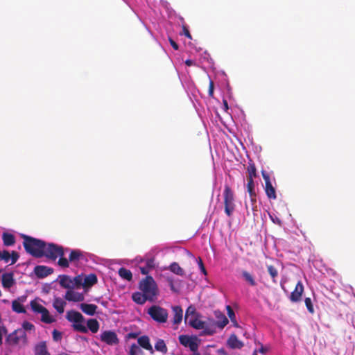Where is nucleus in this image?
Segmentation results:
<instances>
[{
	"label": "nucleus",
	"instance_id": "58836bf2",
	"mask_svg": "<svg viewBox=\"0 0 355 355\" xmlns=\"http://www.w3.org/2000/svg\"><path fill=\"white\" fill-rule=\"evenodd\" d=\"M247 189L249 193L250 198H254V196L256 195L255 189H254V183L253 180H247Z\"/></svg>",
	"mask_w": 355,
	"mask_h": 355
},
{
	"label": "nucleus",
	"instance_id": "a18cd8bd",
	"mask_svg": "<svg viewBox=\"0 0 355 355\" xmlns=\"http://www.w3.org/2000/svg\"><path fill=\"white\" fill-rule=\"evenodd\" d=\"M141 353V349L137 346L136 344H132L130 349V355H137L138 354Z\"/></svg>",
	"mask_w": 355,
	"mask_h": 355
},
{
	"label": "nucleus",
	"instance_id": "f8f14e48",
	"mask_svg": "<svg viewBox=\"0 0 355 355\" xmlns=\"http://www.w3.org/2000/svg\"><path fill=\"white\" fill-rule=\"evenodd\" d=\"M304 293V286L301 281H299L293 292H291L289 297L292 302H299L302 300V294Z\"/></svg>",
	"mask_w": 355,
	"mask_h": 355
},
{
	"label": "nucleus",
	"instance_id": "6ab92c4d",
	"mask_svg": "<svg viewBox=\"0 0 355 355\" xmlns=\"http://www.w3.org/2000/svg\"><path fill=\"white\" fill-rule=\"evenodd\" d=\"M80 308L83 312L88 315H94L96 313L97 306L93 304L82 303Z\"/></svg>",
	"mask_w": 355,
	"mask_h": 355
},
{
	"label": "nucleus",
	"instance_id": "864d4df0",
	"mask_svg": "<svg viewBox=\"0 0 355 355\" xmlns=\"http://www.w3.org/2000/svg\"><path fill=\"white\" fill-rule=\"evenodd\" d=\"M214 82L212 80H210L209 86V95L210 96H212L214 94Z\"/></svg>",
	"mask_w": 355,
	"mask_h": 355
},
{
	"label": "nucleus",
	"instance_id": "9b49d317",
	"mask_svg": "<svg viewBox=\"0 0 355 355\" xmlns=\"http://www.w3.org/2000/svg\"><path fill=\"white\" fill-rule=\"evenodd\" d=\"M101 340L109 345H116L119 342L116 334L112 331H103L101 335Z\"/></svg>",
	"mask_w": 355,
	"mask_h": 355
},
{
	"label": "nucleus",
	"instance_id": "f3484780",
	"mask_svg": "<svg viewBox=\"0 0 355 355\" xmlns=\"http://www.w3.org/2000/svg\"><path fill=\"white\" fill-rule=\"evenodd\" d=\"M227 345L231 349H241L243 343L239 340L235 334H232L227 341Z\"/></svg>",
	"mask_w": 355,
	"mask_h": 355
},
{
	"label": "nucleus",
	"instance_id": "72a5a7b5",
	"mask_svg": "<svg viewBox=\"0 0 355 355\" xmlns=\"http://www.w3.org/2000/svg\"><path fill=\"white\" fill-rule=\"evenodd\" d=\"M155 348L157 351L161 352L166 354L168 351V348L165 344V342L162 339H158L155 345Z\"/></svg>",
	"mask_w": 355,
	"mask_h": 355
},
{
	"label": "nucleus",
	"instance_id": "338daca9",
	"mask_svg": "<svg viewBox=\"0 0 355 355\" xmlns=\"http://www.w3.org/2000/svg\"><path fill=\"white\" fill-rule=\"evenodd\" d=\"M252 355H257L256 352H254Z\"/></svg>",
	"mask_w": 355,
	"mask_h": 355
},
{
	"label": "nucleus",
	"instance_id": "f704fd0d",
	"mask_svg": "<svg viewBox=\"0 0 355 355\" xmlns=\"http://www.w3.org/2000/svg\"><path fill=\"white\" fill-rule=\"evenodd\" d=\"M267 270L272 278V282L276 284L277 283V277H278V271H277V268L272 265H268Z\"/></svg>",
	"mask_w": 355,
	"mask_h": 355
},
{
	"label": "nucleus",
	"instance_id": "7c9ffc66",
	"mask_svg": "<svg viewBox=\"0 0 355 355\" xmlns=\"http://www.w3.org/2000/svg\"><path fill=\"white\" fill-rule=\"evenodd\" d=\"M119 276L128 281H130L132 279V274L130 270H128L125 268H121L119 270Z\"/></svg>",
	"mask_w": 355,
	"mask_h": 355
},
{
	"label": "nucleus",
	"instance_id": "2f4dec72",
	"mask_svg": "<svg viewBox=\"0 0 355 355\" xmlns=\"http://www.w3.org/2000/svg\"><path fill=\"white\" fill-rule=\"evenodd\" d=\"M247 171L248 173L247 180H253L257 176V168L254 163H249Z\"/></svg>",
	"mask_w": 355,
	"mask_h": 355
},
{
	"label": "nucleus",
	"instance_id": "ddd939ff",
	"mask_svg": "<svg viewBox=\"0 0 355 355\" xmlns=\"http://www.w3.org/2000/svg\"><path fill=\"white\" fill-rule=\"evenodd\" d=\"M34 272L38 278L42 279L52 274L53 269L46 266L40 265L34 268Z\"/></svg>",
	"mask_w": 355,
	"mask_h": 355
},
{
	"label": "nucleus",
	"instance_id": "680f3d73",
	"mask_svg": "<svg viewBox=\"0 0 355 355\" xmlns=\"http://www.w3.org/2000/svg\"><path fill=\"white\" fill-rule=\"evenodd\" d=\"M129 337L135 338L137 337V334L135 333H130V334H129Z\"/></svg>",
	"mask_w": 355,
	"mask_h": 355
},
{
	"label": "nucleus",
	"instance_id": "6e6d98bb",
	"mask_svg": "<svg viewBox=\"0 0 355 355\" xmlns=\"http://www.w3.org/2000/svg\"><path fill=\"white\" fill-rule=\"evenodd\" d=\"M199 266H200V268L201 271H202L205 275H206V274H207V271H206V269H205V266H204V264H203V263H202V259H201L200 258L199 259Z\"/></svg>",
	"mask_w": 355,
	"mask_h": 355
},
{
	"label": "nucleus",
	"instance_id": "9d476101",
	"mask_svg": "<svg viewBox=\"0 0 355 355\" xmlns=\"http://www.w3.org/2000/svg\"><path fill=\"white\" fill-rule=\"evenodd\" d=\"M261 175L265 182V191L266 196L270 199H276V191L275 187L272 185L269 174L265 171H261Z\"/></svg>",
	"mask_w": 355,
	"mask_h": 355
},
{
	"label": "nucleus",
	"instance_id": "b1692460",
	"mask_svg": "<svg viewBox=\"0 0 355 355\" xmlns=\"http://www.w3.org/2000/svg\"><path fill=\"white\" fill-rule=\"evenodd\" d=\"M97 277L95 274L91 273L86 275L84 278L83 286L84 287H90L96 284Z\"/></svg>",
	"mask_w": 355,
	"mask_h": 355
},
{
	"label": "nucleus",
	"instance_id": "3c124183",
	"mask_svg": "<svg viewBox=\"0 0 355 355\" xmlns=\"http://www.w3.org/2000/svg\"><path fill=\"white\" fill-rule=\"evenodd\" d=\"M146 266L148 269H153L155 268V260L154 259H148L146 261Z\"/></svg>",
	"mask_w": 355,
	"mask_h": 355
},
{
	"label": "nucleus",
	"instance_id": "13d9d810",
	"mask_svg": "<svg viewBox=\"0 0 355 355\" xmlns=\"http://www.w3.org/2000/svg\"><path fill=\"white\" fill-rule=\"evenodd\" d=\"M140 271L141 274L147 275L149 272L150 269H148L146 266L140 267Z\"/></svg>",
	"mask_w": 355,
	"mask_h": 355
},
{
	"label": "nucleus",
	"instance_id": "aec40b11",
	"mask_svg": "<svg viewBox=\"0 0 355 355\" xmlns=\"http://www.w3.org/2000/svg\"><path fill=\"white\" fill-rule=\"evenodd\" d=\"M138 344L144 349L153 353L152 345L150 343V339L147 336H142L137 340Z\"/></svg>",
	"mask_w": 355,
	"mask_h": 355
},
{
	"label": "nucleus",
	"instance_id": "393cba45",
	"mask_svg": "<svg viewBox=\"0 0 355 355\" xmlns=\"http://www.w3.org/2000/svg\"><path fill=\"white\" fill-rule=\"evenodd\" d=\"M66 302L60 297H57L54 300L53 306L54 309L59 313H62L64 311V306Z\"/></svg>",
	"mask_w": 355,
	"mask_h": 355
},
{
	"label": "nucleus",
	"instance_id": "ea45409f",
	"mask_svg": "<svg viewBox=\"0 0 355 355\" xmlns=\"http://www.w3.org/2000/svg\"><path fill=\"white\" fill-rule=\"evenodd\" d=\"M166 281L168 283V285H169V286L171 288V290L173 293H178L179 292V288L175 286L173 278L172 277H166Z\"/></svg>",
	"mask_w": 355,
	"mask_h": 355
},
{
	"label": "nucleus",
	"instance_id": "4468645a",
	"mask_svg": "<svg viewBox=\"0 0 355 355\" xmlns=\"http://www.w3.org/2000/svg\"><path fill=\"white\" fill-rule=\"evenodd\" d=\"M15 282L12 272H6L3 274L1 278V284L4 288H11L15 284Z\"/></svg>",
	"mask_w": 355,
	"mask_h": 355
},
{
	"label": "nucleus",
	"instance_id": "6e6552de",
	"mask_svg": "<svg viewBox=\"0 0 355 355\" xmlns=\"http://www.w3.org/2000/svg\"><path fill=\"white\" fill-rule=\"evenodd\" d=\"M21 339H26V334L24 329H19L10 334L6 338V343L11 346L19 344Z\"/></svg>",
	"mask_w": 355,
	"mask_h": 355
},
{
	"label": "nucleus",
	"instance_id": "2eb2a0df",
	"mask_svg": "<svg viewBox=\"0 0 355 355\" xmlns=\"http://www.w3.org/2000/svg\"><path fill=\"white\" fill-rule=\"evenodd\" d=\"M35 355H51L47 349L46 341H41L35 345L34 347Z\"/></svg>",
	"mask_w": 355,
	"mask_h": 355
},
{
	"label": "nucleus",
	"instance_id": "c03bdc74",
	"mask_svg": "<svg viewBox=\"0 0 355 355\" xmlns=\"http://www.w3.org/2000/svg\"><path fill=\"white\" fill-rule=\"evenodd\" d=\"M304 302H305V305H306L309 312L311 313H314V308H313V304H312L311 299L310 297H306L305 300H304Z\"/></svg>",
	"mask_w": 355,
	"mask_h": 355
},
{
	"label": "nucleus",
	"instance_id": "603ef678",
	"mask_svg": "<svg viewBox=\"0 0 355 355\" xmlns=\"http://www.w3.org/2000/svg\"><path fill=\"white\" fill-rule=\"evenodd\" d=\"M22 327L24 330H27V331L32 330L34 329V325L29 322H24Z\"/></svg>",
	"mask_w": 355,
	"mask_h": 355
},
{
	"label": "nucleus",
	"instance_id": "4d7b16f0",
	"mask_svg": "<svg viewBox=\"0 0 355 355\" xmlns=\"http://www.w3.org/2000/svg\"><path fill=\"white\" fill-rule=\"evenodd\" d=\"M169 42H170L171 45L175 50L178 49L179 46H178V44L173 40H172L171 38H169Z\"/></svg>",
	"mask_w": 355,
	"mask_h": 355
},
{
	"label": "nucleus",
	"instance_id": "20e7f679",
	"mask_svg": "<svg viewBox=\"0 0 355 355\" xmlns=\"http://www.w3.org/2000/svg\"><path fill=\"white\" fill-rule=\"evenodd\" d=\"M66 318L69 322H73L72 327L75 331L85 334L87 333V327L83 324L84 317L80 312L73 310L69 311L67 313Z\"/></svg>",
	"mask_w": 355,
	"mask_h": 355
},
{
	"label": "nucleus",
	"instance_id": "49530a36",
	"mask_svg": "<svg viewBox=\"0 0 355 355\" xmlns=\"http://www.w3.org/2000/svg\"><path fill=\"white\" fill-rule=\"evenodd\" d=\"M82 280H83V279L80 276H77V277H74L72 279L73 288L79 287L80 286H83V282H82Z\"/></svg>",
	"mask_w": 355,
	"mask_h": 355
},
{
	"label": "nucleus",
	"instance_id": "0eeeda50",
	"mask_svg": "<svg viewBox=\"0 0 355 355\" xmlns=\"http://www.w3.org/2000/svg\"><path fill=\"white\" fill-rule=\"evenodd\" d=\"M43 257H46L53 261L56 260L59 256H64V248L61 245L54 243H45L43 250Z\"/></svg>",
	"mask_w": 355,
	"mask_h": 355
},
{
	"label": "nucleus",
	"instance_id": "473e14b6",
	"mask_svg": "<svg viewBox=\"0 0 355 355\" xmlns=\"http://www.w3.org/2000/svg\"><path fill=\"white\" fill-rule=\"evenodd\" d=\"M42 317L41 320L46 324H51L55 320L50 315L47 309H45L44 311L41 313Z\"/></svg>",
	"mask_w": 355,
	"mask_h": 355
},
{
	"label": "nucleus",
	"instance_id": "dca6fc26",
	"mask_svg": "<svg viewBox=\"0 0 355 355\" xmlns=\"http://www.w3.org/2000/svg\"><path fill=\"white\" fill-rule=\"evenodd\" d=\"M65 299L68 301L81 302L84 300V295L82 293L69 290L65 294Z\"/></svg>",
	"mask_w": 355,
	"mask_h": 355
},
{
	"label": "nucleus",
	"instance_id": "412c9836",
	"mask_svg": "<svg viewBox=\"0 0 355 355\" xmlns=\"http://www.w3.org/2000/svg\"><path fill=\"white\" fill-rule=\"evenodd\" d=\"M60 284L64 288H73L72 279L66 275H60Z\"/></svg>",
	"mask_w": 355,
	"mask_h": 355
},
{
	"label": "nucleus",
	"instance_id": "4be33fe9",
	"mask_svg": "<svg viewBox=\"0 0 355 355\" xmlns=\"http://www.w3.org/2000/svg\"><path fill=\"white\" fill-rule=\"evenodd\" d=\"M3 243L5 246H12L15 243V237L12 234L3 232L2 234Z\"/></svg>",
	"mask_w": 355,
	"mask_h": 355
},
{
	"label": "nucleus",
	"instance_id": "a19ab883",
	"mask_svg": "<svg viewBox=\"0 0 355 355\" xmlns=\"http://www.w3.org/2000/svg\"><path fill=\"white\" fill-rule=\"evenodd\" d=\"M251 205L249 206L247 203H245V209L247 211L250 208L251 210L254 212L257 211V199H256V195L254 196V198H250Z\"/></svg>",
	"mask_w": 355,
	"mask_h": 355
},
{
	"label": "nucleus",
	"instance_id": "423d86ee",
	"mask_svg": "<svg viewBox=\"0 0 355 355\" xmlns=\"http://www.w3.org/2000/svg\"><path fill=\"white\" fill-rule=\"evenodd\" d=\"M225 212L228 216H231L235 209L234 195L228 185L225 186L223 191Z\"/></svg>",
	"mask_w": 355,
	"mask_h": 355
},
{
	"label": "nucleus",
	"instance_id": "5701e85b",
	"mask_svg": "<svg viewBox=\"0 0 355 355\" xmlns=\"http://www.w3.org/2000/svg\"><path fill=\"white\" fill-rule=\"evenodd\" d=\"M132 300L138 304H144L148 301V297L143 293L136 292L132 294Z\"/></svg>",
	"mask_w": 355,
	"mask_h": 355
},
{
	"label": "nucleus",
	"instance_id": "c756f323",
	"mask_svg": "<svg viewBox=\"0 0 355 355\" xmlns=\"http://www.w3.org/2000/svg\"><path fill=\"white\" fill-rule=\"evenodd\" d=\"M169 270L180 276H183L184 275L183 269L179 266V264L177 262H173L169 266Z\"/></svg>",
	"mask_w": 355,
	"mask_h": 355
},
{
	"label": "nucleus",
	"instance_id": "a878e982",
	"mask_svg": "<svg viewBox=\"0 0 355 355\" xmlns=\"http://www.w3.org/2000/svg\"><path fill=\"white\" fill-rule=\"evenodd\" d=\"M229 322L228 319L227 317L223 315L220 314V316L218 317V320L216 322H214L211 325H214V327H218L220 329H223Z\"/></svg>",
	"mask_w": 355,
	"mask_h": 355
},
{
	"label": "nucleus",
	"instance_id": "5fc2aeb1",
	"mask_svg": "<svg viewBox=\"0 0 355 355\" xmlns=\"http://www.w3.org/2000/svg\"><path fill=\"white\" fill-rule=\"evenodd\" d=\"M182 29H183V33H184V35L187 37H188L189 39H191V38H192V37H191V35L190 34L189 31L188 30V28H187L186 26H183V28H182Z\"/></svg>",
	"mask_w": 355,
	"mask_h": 355
},
{
	"label": "nucleus",
	"instance_id": "4c0bfd02",
	"mask_svg": "<svg viewBox=\"0 0 355 355\" xmlns=\"http://www.w3.org/2000/svg\"><path fill=\"white\" fill-rule=\"evenodd\" d=\"M32 310L37 313H41L46 309L42 304H39L36 300H32L30 302Z\"/></svg>",
	"mask_w": 355,
	"mask_h": 355
},
{
	"label": "nucleus",
	"instance_id": "f03ea898",
	"mask_svg": "<svg viewBox=\"0 0 355 355\" xmlns=\"http://www.w3.org/2000/svg\"><path fill=\"white\" fill-rule=\"evenodd\" d=\"M139 288L148 297L150 302H153L158 295L157 284L151 276H146L140 282Z\"/></svg>",
	"mask_w": 355,
	"mask_h": 355
},
{
	"label": "nucleus",
	"instance_id": "e2e57ef3",
	"mask_svg": "<svg viewBox=\"0 0 355 355\" xmlns=\"http://www.w3.org/2000/svg\"><path fill=\"white\" fill-rule=\"evenodd\" d=\"M223 104H224V106L225 107V108L228 109L227 102L226 100L223 101Z\"/></svg>",
	"mask_w": 355,
	"mask_h": 355
},
{
	"label": "nucleus",
	"instance_id": "052dcab7",
	"mask_svg": "<svg viewBox=\"0 0 355 355\" xmlns=\"http://www.w3.org/2000/svg\"><path fill=\"white\" fill-rule=\"evenodd\" d=\"M259 352L261 354H266L267 352V349L261 346V347L259 349Z\"/></svg>",
	"mask_w": 355,
	"mask_h": 355
},
{
	"label": "nucleus",
	"instance_id": "bf43d9fd",
	"mask_svg": "<svg viewBox=\"0 0 355 355\" xmlns=\"http://www.w3.org/2000/svg\"><path fill=\"white\" fill-rule=\"evenodd\" d=\"M185 64H186L187 66L190 67V66H192V65H195L196 62H195V61H193L192 60L188 59V60H187L185 61Z\"/></svg>",
	"mask_w": 355,
	"mask_h": 355
},
{
	"label": "nucleus",
	"instance_id": "7ed1b4c3",
	"mask_svg": "<svg viewBox=\"0 0 355 355\" xmlns=\"http://www.w3.org/2000/svg\"><path fill=\"white\" fill-rule=\"evenodd\" d=\"M198 316L199 315L197 314L189 318V324L196 329H202L200 334L201 336L213 335L216 332L214 325L208 324L206 322L199 320Z\"/></svg>",
	"mask_w": 355,
	"mask_h": 355
},
{
	"label": "nucleus",
	"instance_id": "e433bc0d",
	"mask_svg": "<svg viewBox=\"0 0 355 355\" xmlns=\"http://www.w3.org/2000/svg\"><path fill=\"white\" fill-rule=\"evenodd\" d=\"M226 309H227V315L230 318L231 322L233 323V325L235 327H239V324H238V322L236 321V315H235L234 310L229 305L227 306Z\"/></svg>",
	"mask_w": 355,
	"mask_h": 355
},
{
	"label": "nucleus",
	"instance_id": "bb28decb",
	"mask_svg": "<svg viewBox=\"0 0 355 355\" xmlns=\"http://www.w3.org/2000/svg\"><path fill=\"white\" fill-rule=\"evenodd\" d=\"M87 329H89L92 333H96L99 329V322L96 319H89L87 322Z\"/></svg>",
	"mask_w": 355,
	"mask_h": 355
},
{
	"label": "nucleus",
	"instance_id": "8fccbe9b",
	"mask_svg": "<svg viewBox=\"0 0 355 355\" xmlns=\"http://www.w3.org/2000/svg\"><path fill=\"white\" fill-rule=\"evenodd\" d=\"M19 257V255L17 252L12 251V252L10 253V260H11L10 265L15 263L17 261Z\"/></svg>",
	"mask_w": 355,
	"mask_h": 355
},
{
	"label": "nucleus",
	"instance_id": "c85d7f7f",
	"mask_svg": "<svg viewBox=\"0 0 355 355\" xmlns=\"http://www.w3.org/2000/svg\"><path fill=\"white\" fill-rule=\"evenodd\" d=\"M83 257V252L79 250H72L69 256V261L70 262H75L78 261Z\"/></svg>",
	"mask_w": 355,
	"mask_h": 355
},
{
	"label": "nucleus",
	"instance_id": "37998d69",
	"mask_svg": "<svg viewBox=\"0 0 355 355\" xmlns=\"http://www.w3.org/2000/svg\"><path fill=\"white\" fill-rule=\"evenodd\" d=\"M58 257H60L58 262V265L62 268H68L69 266V261L64 257V256H59Z\"/></svg>",
	"mask_w": 355,
	"mask_h": 355
},
{
	"label": "nucleus",
	"instance_id": "0e129e2a",
	"mask_svg": "<svg viewBox=\"0 0 355 355\" xmlns=\"http://www.w3.org/2000/svg\"><path fill=\"white\" fill-rule=\"evenodd\" d=\"M192 355H200V354L197 351L196 352H193V354Z\"/></svg>",
	"mask_w": 355,
	"mask_h": 355
},
{
	"label": "nucleus",
	"instance_id": "f257e3e1",
	"mask_svg": "<svg viewBox=\"0 0 355 355\" xmlns=\"http://www.w3.org/2000/svg\"><path fill=\"white\" fill-rule=\"evenodd\" d=\"M22 238L24 239L23 245L27 253L36 258L43 257V250L46 243L44 241L27 235H23Z\"/></svg>",
	"mask_w": 355,
	"mask_h": 355
},
{
	"label": "nucleus",
	"instance_id": "1a4fd4ad",
	"mask_svg": "<svg viewBox=\"0 0 355 355\" xmlns=\"http://www.w3.org/2000/svg\"><path fill=\"white\" fill-rule=\"evenodd\" d=\"M180 343L185 347H189L190 350L196 352L198 349V343L196 337H190L187 335H180L178 338Z\"/></svg>",
	"mask_w": 355,
	"mask_h": 355
},
{
	"label": "nucleus",
	"instance_id": "09e8293b",
	"mask_svg": "<svg viewBox=\"0 0 355 355\" xmlns=\"http://www.w3.org/2000/svg\"><path fill=\"white\" fill-rule=\"evenodd\" d=\"M52 336L53 340L55 342H58L62 340V333L56 329L53 331Z\"/></svg>",
	"mask_w": 355,
	"mask_h": 355
},
{
	"label": "nucleus",
	"instance_id": "69168bd1",
	"mask_svg": "<svg viewBox=\"0 0 355 355\" xmlns=\"http://www.w3.org/2000/svg\"><path fill=\"white\" fill-rule=\"evenodd\" d=\"M219 352L224 353V349H220Z\"/></svg>",
	"mask_w": 355,
	"mask_h": 355
},
{
	"label": "nucleus",
	"instance_id": "39448f33",
	"mask_svg": "<svg viewBox=\"0 0 355 355\" xmlns=\"http://www.w3.org/2000/svg\"><path fill=\"white\" fill-rule=\"evenodd\" d=\"M148 314L157 322L164 323L168 319V311L166 309L158 306L153 305L148 309Z\"/></svg>",
	"mask_w": 355,
	"mask_h": 355
},
{
	"label": "nucleus",
	"instance_id": "a211bd4d",
	"mask_svg": "<svg viewBox=\"0 0 355 355\" xmlns=\"http://www.w3.org/2000/svg\"><path fill=\"white\" fill-rule=\"evenodd\" d=\"M173 323L174 324H179L182 320L183 311L180 306H175L173 307Z\"/></svg>",
	"mask_w": 355,
	"mask_h": 355
},
{
	"label": "nucleus",
	"instance_id": "79ce46f5",
	"mask_svg": "<svg viewBox=\"0 0 355 355\" xmlns=\"http://www.w3.org/2000/svg\"><path fill=\"white\" fill-rule=\"evenodd\" d=\"M10 259V253L8 250L0 251V260H3L8 263Z\"/></svg>",
	"mask_w": 355,
	"mask_h": 355
},
{
	"label": "nucleus",
	"instance_id": "cd10ccee",
	"mask_svg": "<svg viewBox=\"0 0 355 355\" xmlns=\"http://www.w3.org/2000/svg\"><path fill=\"white\" fill-rule=\"evenodd\" d=\"M241 275L243 279L248 283V284L251 286H255L257 285L254 277L252 274L246 270H243L241 272Z\"/></svg>",
	"mask_w": 355,
	"mask_h": 355
},
{
	"label": "nucleus",
	"instance_id": "c9c22d12",
	"mask_svg": "<svg viewBox=\"0 0 355 355\" xmlns=\"http://www.w3.org/2000/svg\"><path fill=\"white\" fill-rule=\"evenodd\" d=\"M12 310L18 313H26V309L24 306L19 302L17 300H14L12 302Z\"/></svg>",
	"mask_w": 355,
	"mask_h": 355
},
{
	"label": "nucleus",
	"instance_id": "de8ad7c7",
	"mask_svg": "<svg viewBox=\"0 0 355 355\" xmlns=\"http://www.w3.org/2000/svg\"><path fill=\"white\" fill-rule=\"evenodd\" d=\"M198 313H196V311H195V309L193 307H192L191 306H190L186 311V314H185V320L187 321L189 318V315H191V316H195Z\"/></svg>",
	"mask_w": 355,
	"mask_h": 355
}]
</instances>
